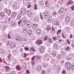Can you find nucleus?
I'll return each instance as SVG.
<instances>
[{
    "label": "nucleus",
    "mask_w": 74,
    "mask_h": 74,
    "mask_svg": "<svg viewBox=\"0 0 74 74\" xmlns=\"http://www.w3.org/2000/svg\"><path fill=\"white\" fill-rule=\"evenodd\" d=\"M65 66L66 68H67L68 70H70L71 69V64L70 62H66L65 64Z\"/></svg>",
    "instance_id": "obj_1"
},
{
    "label": "nucleus",
    "mask_w": 74,
    "mask_h": 74,
    "mask_svg": "<svg viewBox=\"0 0 74 74\" xmlns=\"http://www.w3.org/2000/svg\"><path fill=\"white\" fill-rule=\"evenodd\" d=\"M21 11L22 15H25L26 13V9L25 8H23L21 9Z\"/></svg>",
    "instance_id": "obj_2"
},
{
    "label": "nucleus",
    "mask_w": 74,
    "mask_h": 74,
    "mask_svg": "<svg viewBox=\"0 0 74 74\" xmlns=\"http://www.w3.org/2000/svg\"><path fill=\"white\" fill-rule=\"evenodd\" d=\"M4 11L6 12V13H7L8 15L9 16L11 14V11L9 9H7L6 8H5L4 9Z\"/></svg>",
    "instance_id": "obj_3"
},
{
    "label": "nucleus",
    "mask_w": 74,
    "mask_h": 74,
    "mask_svg": "<svg viewBox=\"0 0 74 74\" xmlns=\"http://www.w3.org/2000/svg\"><path fill=\"white\" fill-rule=\"evenodd\" d=\"M16 39L18 42H21L22 41V38L21 37L17 36L16 37Z\"/></svg>",
    "instance_id": "obj_4"
},
{
    "label": "nucleus",
    "mask_w": 74,
    "mask_h": 74,
    "mask_svg": "<svg viewBox=\"0 0 74 74\" xmlns=\"http://www.w3.org/2000/svg\"><path fill=\"white\" fill-rule=\"evenodd\" d=\"M10 25L12 27H15L16 26V23L14 21H12L10 23Z\"/></svg>",
    "instance_id": "obj_5"
},
{
    "label": "nucleus",
    "mask_w": 74,
    "mask_h": 74,
    "mask_svg": "<svg viewBox=\"0 0 74 74\" xmlns=\"http://www.w3.org/2000/svg\"><path fill=\"white\" fill-rule=\"evenodd\" d=\"M43 15L45 18H47L49 16V13L47 12H45L43 13Z\"/></svg>",
    "instance_id": "obj_6"
},
{
    "label": "nucleus",
    "mask_w": 74,
    "mask_h": 74,
    "mask_svg": "<svg viewBox=\"0 0 74 74\" xmlns=\"http://www.w3.org/2000/svg\"><path fill=\"white\" fill-rule=\"evenodd\" d=\"M10 45L12 48H15L16 44L14 42H11L10 43Z\"/></svg>",
    "instance_id": "obj_7"
},
{
    "label": "nucleus",
    "mask_w": 74,
    "mask_h": 74,
    "mask_svg": "<svg viewBox=\"0 0 74 74\" xmlns=\"http://www.w3.org/2000/svg\"><path fill=\"white\" fill-rule=\"evenodd\" d=\"M57 53V51H55V50H53V51L51 52V55L53 56H56V54Z\"/></svg>",
    "instance_id": "obj_8"
},
{
    "label": "nucleus",
    "mask_w": 74,
    "mask_h": 74,
    "mask_svg": "<svg viewBox=\"0 0 74 74\" xmlns=\"http://www.w3.org/2000/svg\"><path fill=\"white\" fill-rule=\"evenodd\" d=\"M65 11V9L64 8H60L58 12L59 13H63Z\"/></svg>",
    "instance_id": "obj_9"
},
{
    "label": "nucleus",
    "mask_w": 74,
    "mask_h": 74,
    "mask_svg": "<svg viewBox=\"0 0 74 74\" xmlns=\"http://www.w3.org/2000/svg\"><path fill=\"white\" fill-rule=\"evenodd\" d=\"M44 47L43 46H40L39 48V50L41 53H43L44 52Z\"/></svg>",
    "instance_id": "obj_10"
},
{
    "label": "nucleus",
    "mask_w": 74,
    "mask_h": 74,
    "mask_svg": "<svg viewBox=\"0 0 74 74\" xmlns=\"http://www.w3.org/2000/svg\"><path fill=\"white\" fill-rule=\"evenodd\" d=\"M27 14L29 17H30L32 15V13L30 10H28L27 12Z\"/></svg>",
    "instance_id": "obj_11"
},
{
    "label": "nucleus",
    "mask_w": 74,
    "mask_h": 74,
    "mask_svg": "<svg viewBox=\"0 0 74 74\" xmlns=\"http://www.w3.org/2000/svg\"><path fill=\"white\" fill-rule=\"evenodd\" d=\"M36 70H37L38 71L40 72L42 70V67H41V66H39L36 69Z\"/></svg>",
    "instance_id": "obj_12"
},
{
    "label": "nucleus",
    "mask_w": 74,
    "mask_h": 74,
    "mask_svg": "<svg viewBox=\"0 0 74 74\" xmlns=\"http://www.w3.org/2000/svg\"><path fill=\"white\" fill-rule=\"evenodd\" d=\"M52 29V27H51V25H49L47 26L46 28V30L47 31H49V30H51Z\"/></svg>",
    "instance_id": "obj_13"
},
{
    "label": "nucleus",
    "mask_w": 74,
    "mask_h": 74,
    "mask_svg": "<svg viewBox=\"0 0 74 74\" xmlns=\"http://www.w3.org/2000/svg\"><path fill=\"white\" fill-rule=\"evenodd\" d=\"M36 32L39 35H40V34L41 33V30L40 29H36Z\"/></svg>",
    "instance_id": "obj_14"
},
{
    "label": "nucleus",
    "mask_w": 74,
    "mask_h": 74,
    "mask_svg": "<svg viewBox=\"0 0 74 74\" xmlns=\"http://www.w3.org/2000/svg\"><path fill=\"white\" fill-rule=\"evenodd\" d=\"M5 70L6 72H8L10 71V67L8 66H6L5 67Z\"/></svg>",
    "instance_id": "obj_15"
},
{
    "label": "nucleus",
    "mask_w": 74,
    "mask_h": 74,
    "mask_svg": "<svg viewBox=\"0 0 74 74\" xmlns=\"http://www.w3.org/2000/svg\"><path fill=\"white\" fill-rule=\"evenodd\" d=\"M65 21L67 23H69L70 22V17H66L65 18Z\"/></svg>",
    "instance_id": "obj_16"
},
{
    "label": "nucleus",
    "mask_w": 74,
    "mask_h": 74,
    "mask_svg": "<svg viewBox=\"0 0 74 74\" xmlns=\"http://www.w3.org/2000/svg\"><path fill=\"white\" fill-rule=\"evenodd\" d=\"M16 15V12H13L12 13V14L11 17L12 18L15 17Z\"/></svg>",
    "instance_id": "obj_17"
},
{
    "label": "nucleus",
    "mask_w": 74,
    "mask_h": 74,
    "mask_svg": "<svg viewBox=\"0 0 74 74\" xmlns=\"http://www.w3.org/2000/svg\"><path fill=\"white\" fill-rule=\"evenodd\" d=\"M59 22L58 21H55L54 24L56 26H59Z\"/></svg>",
    "instance_id": "obj_18"
},
{
    "label": "nucleus",
    "mask_w": 74,
    "mask_h": 74,
    "mask_svg": "<svg viewBox=\"0 0 74 74\" xmlns=\"http://www.w3.org/2000/svg\"><path fill=\"white\" fill-rule=\"evenodd\" d=\"M37 26H38V25H37V24H33L32 25V28H33L34 29H36L37 27Z\"/></svg>",
    "instance_id": "obj_19"
},
{
    "label": "nucleus",
    "mask_w": 74,
    "mask_h": 74,
    "mask_svg": "<svg viewBox=\"0 0 74 74\" xmlns=\"http://www.w3.org/2000/svg\"><path fill=\"white\" fill-rule=\"evenodd\" d=\"M21 16H21L20 14H18L16 18V20L17 21H19L21 18Z\"/></svg>",
    "instance_id": "obj_20"
},
{
    "label": "nucleus",
    "mask_w": 74,
    "mask_h": 74,
    "mask_svg": "<svg viewBox=\"0 0 74 74\" xmlns=\"http://www.w3.org/2000/svg\"><path fill=\"white\" fill-rule=\"evenodd\" d=\"M36 43H37V44H38V45H40V44H42V41H41V40L39 39L38 40L36 41Z\"/></svg>",
    "instance_id": "obj_21"
},
{
    "label": "nucleus",
    "mask_w": 74,
    "mask_h": 74,
    "mask_svg": "<svg viewBox=\"0 0 74 74\" xmlns=\"http://www.w3.org/2000/svg\"><path fill=\"white\" fill-rule=\"evenodd\" d=\"M0 16L2 18H4L5 16V13L4 12H0Z\"/></svg>",
    "instance_id": "obj_22"
},
{
    "label": "nucleus",
    "mask_w": 74,
    "mask_h": 74,
    "mask_svg": "<svg viewBox=\"0 0 74 74\" xmlns=\"http://www.w3.org/2000/svg\"><path fill=\"white\" fill-rule=\"evenodd\" d=\"M62 31V29H60L58 30L57 33V34L58 37H59V36H60V33Z\"/></svg>",
    "instance_id": "obj_23"
},
{
    "label": "nucleus",
    "mask_w": 74,
    "mask_h": 74,
    "mask_svg": "<svg viewBox=\"0 0 74 74\" xmlns=\"http://www.w3.org/2000/svg\"><path fill=\"white\" fill-rule=\"evenodd\" d=\"M16 69L17 70L20 71L21 69V67L19 65H17L16 67Z\"/></svg>",
    "instance_id": "obj_24"
},
{
    "label": "nucleus",
    "mask_w": 74,
    "mask_h": 74,
    "mask_svg": "<svg viewBox=\"0 0 74 74\" xmlns=\"http://www.w3.org/2000/svg\"><path fill=\"white\" fill-rule=\"evenodd\" d=\"M28 34L29 36H31L32 34V30H29L28 31Z\"/></svg>",
    "instance_id": "obj_25"
},
{
    "label": "nucleus",
    "mask_w": 74,
    "mask_h": 74,
    "mask_svg": "<svg viewBox=\"0 0 74 74\" xmlns=\"http://www.w3.org/2000/svg\"><path fill=\"white\" fill-rule=\"evenodd\" d=\"M47 40L50 43L52 42V39L50 38H48L47 39Z\"/></svg>",
    "instance_id": "obj_26"
},
{
    "label": "nucleus",
    "mask_w": 74,
    "mask_h": 74,
    "mask_svg": "<svg viewBox=\"0 0 74 74\" xmlns=\"http://www.w3.org/2000/svg\"><path fill=\"white\" fill-rule=\"evenodd\" d=\"M29 2V0H23L24 4H27Z\"/></svg>",
    "instance_id": "obj_27"
},
{
    "label": "nucleus",
    "mask_w": 74,
    "mask_h": 74,
    "mask_svg": "<svg viewBox=\"0 0 74 74\" xmlns=\"http://www.w3.org/2000/svg\"><path fill=\"white\" fill-rule=\"evenodd\" d=\"M26 22H25V21H21V25H22V26H24V25H25L26 24Z\"/></svg>",
    "instance_id": "obj_28"
},
{
    "label": "nucleus",
    "mask_w": 74,
    "mask_h": 74,
    "mask_svg": "<svg viewBox=\"0 0 74 74\" xmlns=\"http://www.w3.org/2000/svg\"><path fill=\"white\" fill-rule=\"evenodd\" d=\"M21 21H23L24 22H26V21H27V18H24L21 19Z\"/></svg>",
    "instance_id": "obj_29"
},
{
    "label": "nucleus",
    "mask_w": 74,
    "mask_h": 74,
    "mask_svg": "<svg viewBox=\"0 0 74 74\" xmlns=\"http://www.w3.org/2000/svg\"><path fill=\"white\" fill-rule=\"evenodd\" d=\"M49 57V54L48 53H46L45 54V58H48Z\"/></svg>",
    "instance_id": "obj_30"
},
{
    "label": "nucleus",
    "mask_w": 74,
    "mask_h": 74,
    "mask_svg": "<svg viewBox=\"0 0 74 74\" xmlns=\"http://www.w3.org/2000/svg\"><path fill=\"white\" fill-rule=\"evenodd\" d=\"M60 68H59L58 67V68H57L56 69V71H57L58 73H59L60 71Z\"/></svg>",
    "instance_id": "obj_31"
},
{
    "label": "nucleus",
    "mask_w": 74,
    "mask_h": 74,
    "mask_svg": "<svg viewBox=\"0 0 74 74\" xmlns=\"http://www.w3.org/2000/svg\"><path fill=\"white\" fill-rule=\"evenodd\" d=\"M22 27L23 29V31L25 30H26V27L25 26H24L22 25Z\"/></svg>",
    "instance_id": "obj_32"
},
{
    "label": "nucleus",
    "mask_w": 74,
    "mask_h": 74,
    "mask_svg": "<svg viewBox=\"0 0 74 74\" xmlns=\"http://www.w3.org/2000/svg\"><path fill=\"white\" fill-rule=\"evenodd\" d=\"M65 29L66 31H68H68H69V27H66L65 28Z\"/></svg>",
    "instance_id": "obj_33"
},
{
    "label": "nucleus",
    "mask_w": 74,
    "mask_h": 74,
    "mask_svg": "<svg viewBox=\"0 0 74 74\" xmlns=\"http://www.w3.org/2000/svg\"><path fill=\"white\" fill-rule=\"evenodd\" d=\"M55 32V30L53 28V27H52L51 32H52L53 33H54V32Z\"/></svg>",
    "instance_id": "obj_34"
},
{
    "label": "nucleus",
    "mask_w": 74,
    "mask_h": 74,
    "mask_svg": "<svg viewBox=\"0 0 74 74\" xmlns=\"http://www.w3.org/2000/svg\"><path fill=\"white\" fill-rule=\"evenodd\" d=\"M48 65L46 64H44L43 65V67L44 68H47V67H48Z\"/></svg>",
    "instance_id": "obj_35"
},
{
    "label": "nucleus",
    "mask_w": 74,
    "mask_h": 74,
    "mask_svg": "<svg viewBox=\"0 0 74 74\" xmlns=\"http://www.w3.org/2000/svg\"><path fill=\"white\" fill-rule=\"evenodd\" d=\"M71 26H72V27H74V22L72 23L71 22V24H70Z\"/></svg>",
    "instance_id": "obj_36"
},
{
    "label": "nucleus",
    "mask_w": 74,
    "mask_h": 74,
    "mask_svg": "<svg viewBox=\"0 0 74 74\" xmlns=\"http://www.w3.org/2000/svg\"><path fill=\"white\" fill-rule=\"evenodd\" d=\"M30 50L31 51H33V52H35V49L34 48V47H32L30 49Z\"/></svg>",
    "instance_id": "obj_37"
},
{
    "label": "nucleus",
    "mask_w": 74,
    "mask_h": 74,
    "mask_svg": "<svg viewBox=\"0 0 74 74\" xmlns=\"http://www.w3.org/2000/svg\"><path fill=\"white\" fill-rule=\"evenodd\" d=\"M11 54H9L8 56H7V58H8V59L9 60H10V58H11Z\"/></svg>",
    "instance_id": "obj_38"
},
{
    "label": "nucleus",
    "mask_w": 74,
    "mask_h": 74,
    "mask_svg": "<svg viewBox=\"0 0 74 74\" xmlns=\"http://www.w3.org/2000/svg\"><path fill=\"white\" fill-rule=\"evenodd\" d=\"M23 31L25 34H27V30H26V29L24 30Z\"/></svg>",
    "instance_id": "obj_39"
},
{
    "label": "nucleus",
    "mask_w": 74,
    "mask_h": 74,
    "mask_svg": "<svg viewBox=\"0 0 74 74\" xmlns=\"http://www.w3.org/2000/svg\"><path fill=\"white\" fill-rule=\"evenodd\" d=\"M66 42L69 45L70 44V41H69V39H67Z\"/></svg>",
    "instance_id": "obj_40"
},
{
    "label": "nucleus",
    "mask_w": 74,
    "mask_h": 74,
    "mask_svg": "<svg viewBox=\"0 0 74 74\" xmlns=\"http://www.w3.org/2000/svg\"><path fill=\"white\" fill-rule=\"evenodd\" d=\"M40 3L41 5H44V1H40Z\"/></svg>",
    "instance_id": "obj_41"
},
{
    "label": "nucleus",
    "mask_w": 74,
    "mask_h": 74,
    "mask_svg": "<svg viewBox=\"0 0 74 74\" xmlns=\"http://www.w3.org/2000/svg\"><path fill=\"white\" fill-rule=\"evenodd\" d=\"M37 5L36 4L35 5L34 9L35 10H37Z\"/></svg>",
    "instance_id": "obj_42"
},
{
    "label": "nucleus",
    "mask_w": 74,
    "mask_h": 74,
    "mask_svg": "<svg viewBox=\"0 0 74 74\" xmlns=\"http://www.w3.org/2000/svg\"><path fill=\"white\" fill-rule=\"evenodd\" d=\"M31 5H30V4L29 3L28 5L27 8H30V7H31Z\"/></svg>",
    "instance_id": "obj_43"
},
{
    "label": "nucleus",
    "mask_w": 74,
    "mask_h": 74,
    "mask_svg": "<svg viewBox=\"0 0 74 74\" xmlns=\"http://www.w3.org/2000/svg\"><path fill=\"white\" fill-rule=\"evenodd\" d=\"M53 40H54V41H55L56 40H58V37H57L56 38L55 37H53Z\"/></svg>",
    "instance_id": "obj_44"
},
{
    "label": "nucleus",
    "mask_w": 74,
    "mask_h": 74,
    "mask_svg": "<svg viewBox=\"0 0 74 74\" xmlns=\"http://www.w3.org/2000/svg\"><path fill=\"white\" fill-rule=\"evenodd\" d=\"M62 74H66V71L65 70H63L62 71Z\"/></svg>",
    "instance_id": "obj_45"
},
{
    "label": "nucleus",
    "mask_w": 74,
    "mask_h": 74,
    "mask_svg": "<svg viewBox=\"0 0 74 74\" xmlns=\"http://www.w3.org/2000/svg\"><path fill=\"white\" fill-rule=\"evenodd\" d=\"M70 49V46H68L66 48V51H69V49Z\"/></svg>",
    "instance_id": "obj_46"
},
{
    "label": "nucleus",
    "mask_w": 74,
    "mask_h": 74,
    "mask_svg": "<svg viewBox=\"0 0 74 74\" xmlns=\"http://www.w3.org/2000/svg\"><path fill=\"white\" fill-rule=\"evenodd\" d=\"M71 69H74V64H73L71 66Z\"/></svg>",
    "instance_id": "obj_47"
},
{
    "label": "nucleus",
    "mask_w": 74,
    "mask_h": 74,
    "mask_svg": "<svg viewBox=\"0 0 74 74\" xmlns=\"http://www.w3.org/2000/svg\"><path fill=\"white\" fill-rule=\"evenodd\" d=\"M57 58L58 59H60L61 58V57H60V55H59L58 56H57Z\"/></svg>",
    "instance_id": "obj_48"
},
{
    "label": "nucleus",
    "mask_w": 74,
    "mask_h": 74,
    "mask_svg": "<svg viewBox=\"0 0 74 74\" xmlns=\"http://www.w3.org/2000/svg\"><path fill=\"white\" fill-rule=\"evenodd\" d=\"M26 56H27V54H26V53H24V58H26Z\"/></svg>",
    "instance_id": "obj_49"
},
{
    "label": "nucleus",
    "mask_w": 74,
    "mask_h": 74,
    "mask_svg": "<svg viewBox=\"0 0 74 74\" xmlns=\"http://www.w3.org/2000/svg\"><path fill=\"white\" fill-rule=\"evenodd\" d=\"M46 72L45 71H44V70H42V74H45Z\"/></svg>",
    "instance_id": "obj_50"
},
{
    "label": "nucleus",
    "mask_w": 74,
    "mask_h": 74,
    "mask_svg": "<svg viewBox=\"0 0 74 74\" xmlns=\"http://www.w3.org/2000/svg\"><path fill=\"white\" fill-rule=\"evenodd\" d=\"M4 50L3 49H1V54L4 53Z\"/></svg>",
    "instance_id": "obj_51"
},
{
    "label": "nucleus",
    "mask_w": 74,
    "mask_h": 74,
    "mask_svg": "<svg viewBox=\"0 0 74 74\" xmlns=\"http://www.w3.org/2000/svg\"><path fill=\"white\" fill-rule=\"evenodd\" d=\"M62 36L63 38H65V36H64V34H63V33H62Z\"/></svg>",
    "instance_id": "obj_52"
},
{
    "label": "nucleus",
    "mask_w": 74,
    "mask_h": 74,
    "mask_svg": "<svg viewBox=\"0 0 74 74\" xmlns=\"http://www.w3.org/2000/svg\"><path fill=\"white\" fill-rule=\"evenodd\" d=\"M10 74H15L14 71H11L10 72Z\"/></svg>",
    "instance_id": "obj_53"
},
{
    "label": "nucleus",
    "mask_w": 74,
    "mask_h": 74,
    "mask_svg": "<svg viewBox=\"0 0 74 74\" xmlns=\"http://www.w3.org/2000/svg\"><path fill=\"white\" fill-rule=\"evenodd\" d=\"M71 8L72 11L74 10V6H73L71 7Z\"/></svg>",
    "instance_id": "obj_54"
},
{
    "label": "nucleus",
    "mask_w": 74,
    "mask_h": 74,
    "mask_svg": "<svg viewBox=\"0 0 74 74\" xmlns=\"http://www.w3.org/2000/svg\"><path fill=\"white\" fill-rule=\"evenodd\" d=\"M47 21L48 23H51V20L48 19L47 20Z\"/></svg>",
    "instance_id": "obj_55"
},
{
    "label": "nucleus",
    "mask_w": 74,
    "mask_h": 74,
    "mask_svg": "<svg viewBox=\"0 0 74 74\" xmlns=\"http://www.w3.org/2000/svg\"><path fill=\"white\" fill-rule=\"evenodd\" d=\"M35 58H36V56H34L32 58V60H33H33H34V59H35Z\"/></svg>",
    "instance_id": "obj_56"
},
{
    "label": "nucleus",
    "mask_w": 74,
    "mask_h": 74,
    "mask_svg": "<svg viewBox=\"0 0 74 74\" xmlns=\"http://www.w3.org/2000/svg\"><path fill=\"white\" fill-rule=\"evenodd\" d=\"M49 19H50L51 20L52 19V16H49L48 18Z\"/></svg>",
    "instance_id": "obj_57"
},
{
    "label": "nucleus",
    "mask_w": 74,
    "mask_h": 74,
    "mask_svg": "<svg viewBox=\"0 0 74 74\" xmlns=\"http://www.w3.org/2000/svg\"><path fill=\"white\" fill-rule=\"evenodd\" d=\"M70 58H71V57H67L66 58V60H70L71 59Z\"/></svg>",
    "instance_id": "obj_58"
},
{
    "label": "nucleus",
    "mask_w": 74,
    "mask_h": 74,
    "mask_svg": "<svg viewBox=\"0 0 74 74\" xmlns=\"http://www.w3.org/2000/svg\"><path fill=\"white\" fill-rule=\"evenodd\" d=\"M22 22V20L21 19L18 22V25H20L21 24V23Z\"/></svg>",
    "instance_id": "obj_59"
},
{
    "label": "nucleus",
    "mask_w": 74,
    "mask_h": 74,
    "mask_svg": "<svg viewBox=\"0 0 74 74\" xmlns=\"http://www.w3.org/2000/svg\"><path fill=\"white\" fill-rule=\"evenodd\" d=\"M26 72V73H27V74H29V73H30V72H29V70H27Z\"/></svg>",
    "instance_id": "obj_60"
},
{
    "label": "nucleus",
    "mask_w": 74,
    "mask_h": 74,
    "mask_svg": "<svg viewBox=\"0 0 74 74\" xmlns=\"http://www.w3.org/2000/svg\"><path fill=\"white\" fill-rule=\"evenodd\" d=\"M3 62V60L0 57V63H2Z\"/></svg>",
    "instance_id": "obj_61"
},
{
    "label": "nucleus",
    "mask_w": 74,
    "mask_h": 74,
    "mask_svg": "<svg viewBox=\"0 0 74 74\" xmlns=\"http://www.w3.org/2000/svg\"><path fill=\"white\" fill-rule=\"evenodd\" d=\"M28 25V27L29 28H30V27H31V26H32V24H30V25Z\"/></svg>",
    "instance_id": "obj_62"
},
{
    "label": "nucleus",
    "mask_w": 74,
    "mask_h": 74,
    "mask_svg": "<svg viewBox=\"0 0 74 74\" xmlns=\"http://www.w3.org/2000/svg\"><path fill=\"white\" fill-rule=\"evenodd\" d=\"M11 17H9L8 19V22H9V21H11Z\"/></svg>",
    "instance_id": "obj_63"
},
{
    "label": "nucleus",
    "mask_w": 74,
    "mask_h": 74,
    "mask_svg": "<svg viewBox=\"0 0 74 74\" xmlns=\"http://www.w3.org/2000/svg\"><path fill=\"white\" fill-rule=\"evenodd\" d=\"M47 37L46 36V37H45L44 38V41H46V40H47Z\"/></svg>",
    "instance_id": "obj_64"
}]
</instances>
